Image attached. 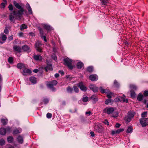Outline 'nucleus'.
<instances>
[{
  "label": "nucleus",
  "instance_id": "1",
  "mask_svg": "<svg viewBox=\"0 0 148 148\" xmlns=\"http://www.w3.org/2000/svg\"><path fill=\"white\" fill-rule=\"evenodd\" d=\"M14 6L16 8L19 10L17 12L14 10L12 12L9 16V19L12 22H14L15 19L20 20L22 18V15L23 14L24 10L19 3L16 2H14Z\"/></svg>",
  "mask_w": 148,
  "mask_h": 148
},
{
  "label": "nucleus",
  "instance_id": "2",
  "mask_svg": "<svg viewBox=\"0 0 148 148\" xmlns=\"http://www.w3.org/2000/svg\"><path fill=\"white\" fill-rule=\"evenodd\" d=\"M99 89L101 92L103 93H105L107 94V97L108 98H111L112 97V96L114 95V93L112 92H110L109 90L106 89H104L102 88V87H100Z\"/></svg>",
  "mask_w": 148,
  "mask_h": 148
},
{
  "label": "nucleus",
  "instance_id": "3",
  "mask_svg": "<svg viewBox=\"0 0 148 148\" xmlns=\"http://www.w3.org/2000/svg\"><path fill=\"white\" fill-rule=\"evenodd\" d=\"M64 64L68 66L69 69H71L73 68V66L72 64V60L69 58H66L64 60Z\"/></svg>",
  "mask_w": 148,
  "mask_h": 148
},
{
  "label": "nucleus",
  "instance_id": "4",
  "mask_svg": "<svg viewBox=\"0 0 148 148\" xmlns=\"http://www.w3.org/2000/svg\"><path fill=\"white\" fill-rule=\"evenodd\" d=\"M95 130L98 133H102L103 132V128L100 124H96L94 125Z\"/></svg>",
  "mask_w": 148,
  "mask_h": 148
},
{
  "label": "nucleus",
  "instance_id": "5",
  "mask_svg": "<svg viewBox=\"0 0 148 148\" xmlns=\"http://www.w3.org/2000/svg\"><path fill=\"white\" fill-rule=\"evenodd\" d=\"M140 122L143 127H145L148 124V118L140 119Z\"/></svg>",
  "mask_w": 148,
  "mask_h": 148
},
{
  "label": "nucleus",
  "instance_id": "6",
  "mask_svg": "<svg viewBox=\"0 0 148 148\" xmlns=\"http://www.w3.org/2000/svg\"><path fill=\"white\" fill-rule=\"evenodd\" d=\"M42 46L41 42L40 41H38L36 42L35 45V46L36 49L39 52L42 51V49L41 47Z\"/></svg>",
  "mask_w": 148,
  "mask_h": 148
},
{
  "label": "nucleus",
  "instance_id": "7",
  "mask_svg": "<svg viewBox=\"0 0 148 148\" xmlns=\"http://www.w3.org/2000/svg\"><path fill=\"white\" fill-rule=\"evenodd\" d=\"M7 37L3 33L1 34L0 37V43L3 44L4 43L6 40Z\"/></svg>",
  "mask_w": 148,
  "mask_h": 148
},
{
  "label": "nucleus",
  "instance_id": "8",
  "mask_svg": "<svg viewBox=\"0 0 148 148\" xmlns=\"http://www.w3.org/2000/svg\"><path fill=\"white\" fill-rule=\"evenodd\" d=\"M77 85L82 90L86 91L87 89V88L85 86L82 82H79L77 84Z\"/></svg>",
  "mask_w": 148,
  "mask_h": 148
},
{
  "label": "nucleus",
  "instance_id": "9",
  "mask_svg": "<svg viewBox=\"0 0 148 148\" xmlns=\"http://www.w3.org/2000/svg\"><path fill=\"white\" fill-rule=\"evenodd\" d=\"M77 85L82 90L86 91L87 89V88L85 86L82 82H79L77 84Z\"/></svg>",
  "mask_w": 148,
  "mask_h": 148
},
{
  "label": "nucleus",
  "instance_id": "10",
  "mask_svg": "<svg viewBox=\"0 0 148 148\" xmlns=\"http://www.w3.org/2000/svg\"><path fill=\"white\" fill-rule=\"evenodd\" d=\"M104 111L106 112L108 114H110L113 112L114 109L112 107L107 108L104 109Z\"/></svg>",
  "mask_w": 148,
  "mask_h": 148
},
{
  "label": "nucleus",
  "instance_id": "11",
  "mask_svg": "<svg viewBox=\"0 0 148 148\" xmlns=\"http://www.w3.org/2000/svg\"><path fill=\"white\" fill-rule=\"evenodd\" d=\"M89 88L94 92H97L99 90V88L95 85L91 84L89 86Z\"/></svg>",
  "mask_w": 148,
  "mask_h": 148
},
{
  "label": "nucleus",
  "instance_id": "12",
  "mask_svg": "<svg viewBox=\"0 0 148 148\" xmlns=\"http://www.w3.org/2000/svg\"><path fill=\"white\" fill-rule=\"evenodd\" d=\"M89 78L92 81H95L98 79V77L96 75H92L89 76Z\"/></svg>",
  "mask_w": 148,
  "mask_h": 148
},
{
  "label": "nucleus",
  "instance_id": "13",
  "mask_svg": "<svg viewBox=\"0 0 148 148\" xmlns=\"http://www.w3.org/2000/svg\"><path fill=\"white\" fill-rule=\"evenodd\" d=\"M13 49L14 51L21 52V48L19 46L17 45H14L13 46Z\"/></svg>",
  "mask_w": 148,
  "mask_h": 148
},
{
  "label": "nucleus",
  "instance_id": "14",
  "mask_svg": "<svg viewBox=\"0 0 148 148\" xmlns=\"http://www.w3.org/2000/svg\"><path fill=\"white\" fill-rule=\"evenodd\" d=\"M32 72L29 69L25 68L23 71V74L24 75H27L28 74H30Z\"/></svg>",
  "mask_w": 148,
  "mask_h": 148
},
{
  "label": "nucleus",
  "instance_id": "15",
  "mask_svg": "<svg viewBox=\"0 0 148 148\" xmlns=\"http://www.w3.org/2000/svg\"><path fill=\"white\" fill-rule=\"evenodd\" d=\"M46 71H52L53 68L52 65L51 64H47V66L45 67V68Z\"/></svg>",
  "mask_w": 148,
  "mask_h": 148
},
{
  "label": "nucleus",
  "instance_id": "16",
  "mask_svg": "<svg viewBox=\"0 0 148 148\" xmlns=\"http://www.w3.org/2000/svg\"><path fill=\"white\" fill-rule=\"evenodd\" d=\"M33 58L35 60L37 61H40L42 59L41 56L38 55H34Z\"/></svg>",
  "mask_w": 148,
  "mask_h": 148
},
{
  "label": "nucleus",
  "instance_id": "17",
  "mask_svg": "<svg viewBox=\"0 0 148 148\" xmlns=\"http://www.w3.org/2000/svg\"><path fill=\"white\" fill-rule=\"evenodd\" d=\"M26 7L29 13L30 14H32L33 12L32 10V9L29 4L27 3L26 5Z\"/></svg>",
  "mask_w": 148,
  "mask_h": 148
},
{
  "label": "nucleus",
  "instance_id": "18",
  "mask_svg": "<svg viewBox=\"0 0 148 148\" xmlns=\"http://www.w3.org/2000/svg\"><path fill=\"white\" fill-rule=\"evenodd\" d=\"M125 96L123 95V97H119L118 99L120 101H123L124 102L127 103L128 102V100L127 99H125Z\"/></svg>",
  "mask_w": 148,
  "mask_h": 148
},
{
  "label": "nucleus",
  "instance_id": "19",
  "mask_svg": "<svg viewBox=\"0 0 148 148\" xmlns=\"http://www.w3.org/2000/svg\"><path fill=\"white\" fill-rule=\"evenodd\" d=\"M22 49L24 51L29 52L30 51V48L27 45H25L22 47Z\"/></svg>",
  "mask_w": 148,
  "mask_h": 148
},
{
  "label": "nucleus",
  "instance_id": "20",
  "mask_svg": "<svg viewBox=\"0 0 148 148\" xmlns=\"http://www.w3.org/2000/svg\"><path fill=\"white\" fill-rule=\"evenodd\" d=\"M135 114V112L134 111H129L128 112L127 115L130 116L131 119L133 118Z\"/></svg>",
  "mask_w": 148,
  "mask_h": 148
},
{
  "label": "nucleus",
  "instance_id": "21",
  "mask_svg": "<svg viewBox=\"0 0 148 148\" xmlns=\"http://www.w3.org/2000/svg\"><path fill=\"white\" fill-rule=\"evenodd\" d=\"M17 140L18 142L21 144H22L23 142V137L21 136H18L17 138Z\"/></svg>",
  "mask_w": 148,
  "mask_h": 148
},
{
  "label": "nucleus",
  "instance_id": "22",
  "mask_svg": "<svg viewBox=\"0 0 148 148\" xmlns=\"http://www.w3.org/2000/svg\"><path fill=\"white\" fill-rule=\"evenodd\" d=\"M29 80L30 82L34 84H36V79L34 77H32L30 78Z\"/></svg>",
  "mask_w": 148,
  "mask_h": 148
},
{
  "label": "nucleus",
  "instance_id": "23",
  "mask_svg": "<svg viewBox=\"0 0 148 148\" xmlns=\"http://www.w3.org/2000/svg\"><path fill=\"white\" fill-rule=\"evenodd\" d=\"M6 133V130L4 128H1L0 129V134L2 135H5Z\"/></svg>",
  "mask_w": 148,
  "mask_h": 148
},
{
  "label": "nucleus",
  "instance_id": "24",
  "mask_svg": "<svg viewBox=\"0 0 148 148\" xmlns=\"http://www.w3.org/2000/svg\"><path fill=\"white\" fill-rule=\"evenodd\" d=\"M83 66V63L80 62H78L77 64V66L78 69H81Z\"/></svg>",
  "mask_w": 148,
  "mask_h": 148
},
{
  "label": "nucleus",
  "instance_id": "25",
  "mask_svg": "<svg viewBox=\"0 0 148 148\" xmlns=\"http://www.w3.org/2000/svg\"><path fill=\"white\" fill-rule=\"evenodd\" d=\"M132 119H131L130 116L127 115V116H126L125 118V121L126 123H129Z\"/></svg>",
  "mask_w": 148,
  "mask_h": 148
},
{
  "label": "nucleus",
  "instance_id": "26",
  "mask_svg": "<svg viewBox=\"0 0 148 148\" xmlns=\"http://www.w3.org/2000/svg\"><path fill=\"white\" fill-rule=\"evenodd\" d=\"M25 67V64L22 63H19L17 64V67L19 69L24 68Z\"/></svg>",
  "mask_w": 148,
  "mask_h": 148
},
{
  "label": "nucleus",
  "instance_id": "27",
  "mask_svg": "<svg viewBox=\"0 0 148 148\" xmlns=\"http://www.w3.org/2000/svg\"><path fill=\"white\" fill-rule=\"evenodd\" d=\"M22 131V130L21 129H16L14 130L13 132V134H17L18 133H20Z\"/></svg>",
  "mask_w": 148,
  "mask_h": 148
},
{
  "label": "nucleus",
  "instance_id": "28",
  "mask_svg": "<svg viewBox=\"0 0 148 148\" xmlns=\"http://www.w3.org/2000/svg\"><path fill=\"white\" fill-rule=\"evenodd\" d=\"M43 27L45 29L47 30H50L52 29L51 27L47 24H44Z\"/></svg>",
  "mask_w": 148,
  "mask_h": 148
},
{
  "label": "nucleus",
  "instance_id": "29",
  "mask_svg": "<svg viewBox=\"0 0 148 148\" xmlns=\"http://www.w3.org/2000/svg\"><path fill=\"white\" fill-rule=\"evenodd\" d=\"M67 92L69 93H71L73 91V89L70 86L66 88Z\"/></svg>",
  "mask_w": 148,
  "mask_h": 148
},
{
  "label": "nucleus",
  "instance_id": "30",
  "mask_svg": "<svg viewBox=\"0 0 148 148\" xmlns=\"http://www.w3.org/2000/svg\"><path fill=\"white\" fill-rule=\"evenodd\" d=\"M143 96L140 93L137 97V99L139 101H141L143 99Z\"/></svg>",
  "mask_w": 148,
  "mask_h": 148
},
{
  "label": "nucleus",
  "instance_id": "31",
  "mask_svg": "<svg viewBox=\"0 0 148 148\" xmlns=\"http://www.w3.org/2000/svg\"><path fill=\"white\" fill-rule=\"evenodd\" d=\"M47 86L48 87L52 89L53 90L54 89V88L53 87V85L51 82H50L47 84Z\"/></svg>",
  "mask_w": 148,
  "mask_h": 148
},
{
  "label": "nucleus",
  "instance_id": "32",
  "mask_svg": "<svg viewBox=\"0 0 148 148\" xmlns=\"http://www.w3.org/2000/svg\"><path fill=\"white\" fill-rule=\"evenodd\" d=\"M133 128L132 126H129L127 130V133H132V132Z\"/></svg>",
  "mask_w": 148,
  "mask_h": 148
},
{
  "label": "nucleus",
  "instance_id": "33",
  "mask_svg": "<svg viewBox=\"0 0 148 148\" xmlns=\"http://www.w3.org/2000/svg\"><path fill=\"white\" fill-rule=\"evenodd\" d=\"M7 140L8 143H11L13 141L14 139L12 137L10 136L8 137Z\"/></svg>",
  "mask_w": 148,
  "mask_h": 148
},
{
  "label": "nucleus",
  "instance_id": "34",
  "mask_svg": "<svg viewBox=\"0 0 148 148\" xmlns=\"http://www.w3.org/2000/svg\"><path fill=\"white\" fill-rule=\"evenodd\" d=\"M91 99L95 102L98 100L97 98L96 97L95 95H93L91 97Z\"/></svg>",
  "mask_w": 148,
  "mask_h": 148
},
{
  "label": "nucleus",
  "instance_id": "35",
  "mask_svg": "<svg viewBox=\"0 0 148 148\" xmlns=\"http://www.w3.org/2000/svg\"><path fill=\"white\" fill-rule=\"evenodd\" d=\"M130 87L131 89L134 90H136L137 88V87L135 85L133 84L130 85Z\"/></svg>",
  "mask_w": 148,
  "mask_h": 148
},
{
  "label": "nucleus",
  "instance_id": "36",
  "mask_svg": "<svg viewBox=\"0 0 148 148\" xmlns=\"http://www.w3.org/2000/svg\"><path fill=\"white\" fill-rule=\"evenodd\" d=\"M27 28V26L25 24H23L21 26L20 29L21 30H22Z\"/></svg>",
  "mask_w": 148,
  "mask_h": 148
},
{
  "label": "nucleus",
  "instance_id": "37",
  "mask_svg": "<svg viewBox=\"0 0 148 148\" xmlns=\"http://www.w3.org/2000/svg\"><path fill=\"white\" fill-rule=\"evenodd\" d=\"M8 121V120L7 119H1V122L4 125H6L7 124Z\"/></svg>",
  "mask_w": 148,
  "mask_h": 148
},
{
  "label": "nucleus",
  "instance_id": "38",
  "mask_svg": "<svg viewBox=\"0 0 148 148\" xmlns=\"http://www.w3.org/2000/svg\"><path fill=\"white\" fill-rule=\"evenodd\" d=\"M5 144V141L3 139H0V145L3 146Z\"/></svg>",
  "mask_w": 148,
  "mask_h": 148
},
{
  "label": "nucleus",
  "instance_id": "39",
  "mask_svg": "<svg viewBox=\"0 0 148 148\" xmlns=\"http://www.w3.org/2000/svg\"><path fill=\"white\" fill-rule=\"evenodd\" d=\"M108 2L107 0H101V3L102 5H106Z\"/></svg>",
  "mask_w": 148,
  "mask_h": 148
},
{
  "label": "nucleus",
  "instance_id": "40",
  "mask_svg": "<svg viewBox=\"0 0 148 148\" xmlns=\"http://www.w3.org/2000/svg\"><path fill=\"white\" fill-rule=\"evenodd\" d=\"M147 113V112H145L142 113L141 115L142 117L143 118L146 117Z\"/></svg>",
  "mask_w": 148,
  "mask_h": 148
},
{
  "label": "nucleus",
  "instance_id": "41",
  "mask_svg": "<svg viewBox=\"0 0 148 148\" xmlns=\"http://www.w3.org/2000/svg\"><path fill=\"white\" fill-rule=\"evenodd\" d=\"M124 130V129H123V128L122 129H121V128L119 129H118L117 130H116V134H119L121 132L123 131Z\"/></svg>",
  "mask_w": 148,
  "mask_h": 148
},
{
  "label": "nucleus",
  "instance_id": "42",
  "mask_svg": "<svg viewBox=\"0 0 148 148\" xmlns=\"http://www.w3.org/2000/svg\"><path fill=\"white\" fill-rule=\"evenodd\" d=\"M39 30L40 31V34L41 37L42 38V37L44 36V31L42 29L40 28L39 29Z\"/></svg>",
  "mask_w": 148,
  "mask_h": 148
},
{
  "label": "nucleus",
  "instance_id": "43",
  "mask_svg": "<svg viewBox=\"0 0 148 148\" xmlns=\"http://www.w3.org/2000/svg\"><path fill=\"white\" fill-rule=\"evenodd\" d=\"M93 68L92 66H89L87 68V70L89 72H91L92 71Z\"/></svg>",
  "mask_w": 148,
  "mask_h": 148
},
{
  "label": "nucleus",
  "instance_id": "44",
  "mask_svg": "<svg viewBox=\"0 0 148 148\" xmlns=\"http://www.w3.org/2000/svg\"><path fill=\"white\" fill-rule=\"evenodd\" d=\"M131 96L132 98H134L135 97L136 94L135 92L132 90L131 91Z\"/></svg>",
  "mask_w": 148,
  "mask_h": 148
},
{
  "label": "nucleus",
  "instance_id": "45",
  "mask_svg": "<svg viewBox=\"0 0 148 148\" xmlns=\"http://www.w3.org/2000/svg\"><path fill=\"white\" fill-rule=\"evenodd\" d=\"M13 59L12 57H10L8 58V61L10 64H12L13 63Z\"/></svg>",
  "mask_w": 148,
  "mask_h": 148
},
{
  "label": "nucleus",
  "instance_id": "46",
  "mask_svg": "<svg viewBox=\"0 0 148 148\" xmlns=\"http://www.w3.org/2000/svg\"><path fill=\"white\" fill-rule=\"evenodd\" d=\"M88 100V98L87 97H84L82 98V101L84 102H87Z\"/></svg>",
  "mask_w": 148,
  "mask_h": 148
},
{
  "label": "nucleus",
  "instance_id": "47",
  "mask_svg": "<svg viewBox=\"0 0 148 148\" xmlns=\"http://www.w3.org/2000/svg\"><path fill=\"white\" fill-rule=\"evenodd\" d=\"M74 90L75 92L76 93H78L79 92V89L76 86H73Z\"/></svg>",
  "mask_w": 148,
  "mask_h": 148
},
{
  "label": "nucleus",
  "instance_id": "48",
  "mask_svg": "<svg viewBox=\"0 0 148 148\" xmlns=\"http://www.w3.org/2000/svg\"><path fill=\"white\" fill-rule=\"evenodd\" d=\"M7 3L5 2L2 3L1 4V8H4L5 7V5H6Z\"/></svg>",
  "mask_w": 148,
  "mask_h": 148
},
{
  "label": "nucleus",
  "instance_id": "49",
  "mask_svg": "<svg viewBox=\"0 0 148 148\" xmlns=\"http://www.w3.org/2000/svg\"><path fill=\"white\" fill-rule=\"evenodd\" d=\"M111 99H109L106 100L105 101V103L106 105H108L109 103L111 102Z\"/></svg>",
  "mask_w": 148,
  "mask_h": 148
},
{
  "label": "nucleus",
  "instance_id": "50",
  "mask_svg": "<svg viewBox=\"0 0 148 148\" xmlns=\"http://www.w3.org/2000/svg\"><path fill=\"white\" fill-rule=\"evenodd\" d=\"M47 117L48 118H51L52 117L51 114L49 113H48L47 114Z\"/></svg>",
  "mask_w": 148,
  "mask_h": 148
},
{
  "label": "nucleus",
  "instance_id": "51",
  "mask_svg": "<svg viewBox=\"0 0 148 148\" xmlns=\"http://www.w3.org/2000/svg\"><path fill=\"white\" fill-rule=\"evenodd\" d=\"M51 82L53 84V86L56 85L58 83L57 81L56 80H53Z\"/></svg>",
  "mask_w": 148,
  "mask_h": 148
},
{
  "label": "nucleus",
  "instance_id": "52",
  "mask_svg": "<svg viewBox=\"0 0 148 148\" xmlns=\"http://www.w3.org/2000/svg\"><path fill=\"white\" fill-rule=\"evenodd\" d=\"M118 112H115L113 115V116L114 117H116L118 116Z\"/></svg>",
  "mask_w": 148,
  "mask_h": 148
},
{
  "label": "nucleus",
  "instance_id": "53",
  "mask_svg": "<svg viewBox=\"0 0 148 148\" xmlns=\"http://www.w3.org/2000/svg\"><path fill=\"white\" fill-rule=\"evenodd\" d=\"M49 100L47 98L45 99H44L43 102L44 103H45L46 104L49 102Z\"/></svg>",
  "mask_w": 148,
  "mask_h": 148
},
{
  "label": "nucleus",
  "instance_id": "54",
  "mask_svg": "<svg viewBox=\"0 0 148 148\" xmlns=\"http://www.w3.org/2000/svg\"><path fill=\"white\" fill-rule=\"evenodd\" d=\"M144 95L145 96H148V90H146L144 91Z\"/></svg>",
  "mask_w": 148,
  "mask_h": 148
},
{
  "label": "nucleus",
  "instance_id": "55",
  "mask_svg": "<svg viewBox=\"0 0 148 148\" xmlns=\"http://www.w3.org/2000/svg\"><path fill=\"white\" fill-rule=\"evenodd\" d=\"M8 8L10 10H13V7L12 5L11 4L10 5L8 6Z\"/></svg>",
  "mask_w": 148,
  "mask_h": 148
},
{
  "label": "nucleus",
  "instance_id": "56",
  "mask_svg": "<svg viewBox=\"0 0 148 148\" xmlns=\"http://www.w3.org/2000/svg\"><path fill=\"white\" fill-rule=\"evenodd\" d=\"M4 32L6 34H8L9 33V31L8 28L6 27L4 29Z\"/></svg>",
  "mask_w": 148,
  "mask_h": 148
},
{
  "label": "nucleus",
  "instance_id": "57",
  "mask_svg": "<svg viewBox=\"0 0 148 148\" xmlns=\"http://www.w3.org/2000/svg\"><path fill=\"white\" fill-rule=\"evenodd\" d=\"M103 122L105 124L107 125H109V122L107 120H105Z\"/></svg>",
  "mask_w": 148,
  "mask_h": 148
},
{
  "label": "nucleus",
  "instance_id": "58",
  "mask_svg": "<svg viewBox=\"0 0 148 148\" xmlns=\"http://www.w3.org/2000/svg\"><path fill=\"white\" fill-rule=\"evenodd\" d=\"M114 84L115 85V86L117 87L118 86V84L117 81L116 80H115L114 82Z\"/></svg>",
  "mask_w": 148,
  "mask_h": 148
},
{
  "label": "nucleus",
  "instance_id": "59",
  "mask_svg": "<svg viewBox=\"0 0 148 148\" xmlns=\"http://www.w3.org/2000/svg\"><path fill=\"white\" fill-rule=\"evenodd\" d=\"M52 57V58L55 60L57 59V57L55 54L53 55Z\"/></svg>",
  "mask_w": 148,
  "mask_h": 148
},
{
  "label": "nucleus",
  "instance_id": "60",
  "mask_svg": "<svg viewBox=\"0 0 148 148\" xmlns=\"http://www.w3.org/2000/svg\"><path fill=\"white\" fill-rule=\"evenodd\" d=\"M11 128L9 127H6L5 129L6 130V131H7L8 132H10L11 130Z\"/></svg>",
  "mask_w": 148,
  "mask_h": 148
},
{
  "label": "nucleus",
  "instance_id": "61",
  "mask_svg": "<svg viewBox=\"0 0 148 148\" xmlns=\"http://www.w3.org/2000/svg\"><path fill=\"white\" fill-rule=\"evenodd\" d=\"M116 131L112 130L111 132V134L112 135H114L116 134Z\"/></svg>",
  "mask_w": 148,
  "mask_h": 148
},
{
  "label": "nucleus",
  "instance_id": "62",
  "mask_svg": "<svg viewBox=\"0 0 148 148\" xmlns=\"http://www.w3.org/2000/svg\"><path fill=\"white\" fill-rule=\"evenodd\" d=\"M120 126H121L120 124H119L118 123H117L116 124L115 127L116 128H118L119 127H120Z\"/></svg>",
  "mask_w": 148,
  "mask_h": 148
},
{
  "label": "nucleus",
  "instance_id": "63",
  "mask_svg": "<svg viewBox=\"0 0 148 148\" xmlns=\"http://www.w3.org/2000/svg\"><path fill=\"white\" fill-rule=\"evenodd\" d=\"M13 36H11L8 38V39L9 40H11L13 39Z\"/></svg>",
  "mask_w": 148,
  "mask_h": 148
},
{
  "label": "nucleus",
  "instance_id": "64",
  "mask_svg": "<svg viewBox=\"0 0 148 148\" xmlns=\"http://www.w3.org/2000/svg\"><path fill=\"white\" fill-rule=\"evenodd\" d=\"M59 72L62 75H63L64 74V73L63 71H59Z\"/></svg>",
  "mask_w": 148,
  "mask_h": 148
}]
</instances>
